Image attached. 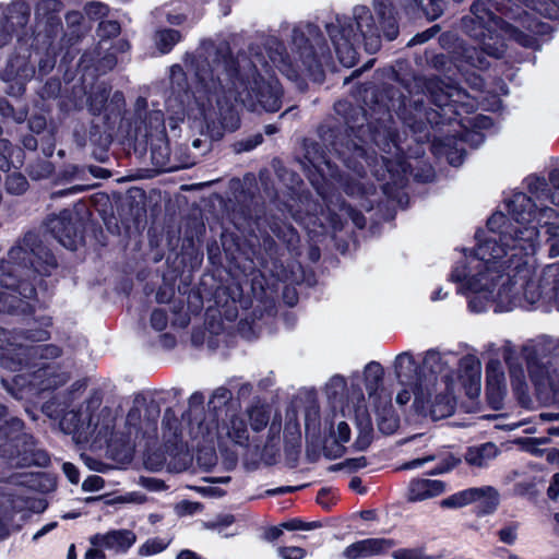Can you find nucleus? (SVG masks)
<instances>
[{"label": "nucleus", "mask_w": 559, "mask_h": 559, "mask_svg": "<svg viewBox=\"0 0 559 559\" xmlns=\"http://www.w3.org/2000/svg\"><path fill=\"white\" fill-rule=\"evenodd\" d=\"M394 369L397 381L404 386H413L424 383V368L415 360L411 353L399 354L394 360Z\"/></svg>", "instance_id": "25"}, {"label": "nucleus", "mask_w": 559, "mask_h": 559, "mask_svg": "<svg viewBox=\"0 0 559 559\" xmlns=\"http://www.w3.org/2000/svg\"><path fill=\"white\" fill-rule=\"evenodd\" d=\"M29 183L26 177L20 171L9 173L5 178V189L8 193L21 195L27 191Z\"/></svg>", "instance_id": "46"}, {"label": "nucleus", "mask_w": 559, "mask_h": 559, "mask_svg": "<svg viewBox=\"0 0 559 559\" xmlns=\"http://www.w3.org/2000/svg\"><path fill=\"white\" fill-rule=\"evenodd\" d=\"M55 165L47 159H38L28 167V175L34 180L47 179L55 174Z\"/></svg>", "instance_id": "48"}, {"label": "nucleus", "mask_w": 559, "mask_h": 559, "mask_svg": "<svg viewBox=\"0 0 559 559\" xmlns=\"http://www.w3.org/2000/svg\"><path fill=\"white\" fill-rule=\"evenodd\" d=\"M489 263L478 260L477 272L468 274L467 266H455L450 273V281L461 284V290L465 293H492L500 280L507 275L506 266L495 264L496 270H488Z\"/></svg>", "instance_id": "14"}, {"label": "nucleus", "mask_w": 559, "mask_h": 559, "mask_svg": "<svg viewBox=\"0 0 559 559\" xmlns=\"http://www.w3.org/2000/svg\"><path fill=\"white\" fill-rule=\"evenodd\" d=\"M514 492L518 496L526 497L530 500H535L539 493L537 484L534 479L516 483L514 485Z\"/></svg>", "instance_id": "58"}, {"label": "nucleus", "mask_w": 559, "mask_h": 559, "mask_svg": "<svg viewBox=\"0 0 559 559\" xmlns=\"http://www.w3.org/2000/svg\"><path fill=\"white\" fill-rule=\"evenodd\" d=\"M226 428L228 438L231 439L235 444L248 447L249 432L247 421L243 418L237 415L231 416Z\"/></svg>", "instance_id": "39"}, {"label": "nucleus", "mask_w": 559, "mask_h": 559, "mask_svg": "<svg viewBox=\"0 0 559 559\" xmlns=\"http://www.w3.org/2000/svg\"><path fill=\"white\" fill-rule=\"evenodd\" d=\"M21 144L23 148L31 152L40 150L43 156L49 158L56 150V130L50 128V131L40 135H23Z\"/></svg>", "instance_id": "34"}, {"label": "nucleus", "mask_w": 559, "mask_h": 559, "mask_svg": "<svg viewBox=\"0 0 559 559\" xmlns=\"http://www.w3.org/2000/svg\"><path fill=\"white\" fill-rule=\"evenodd\" d=\"M283 205L296 222L317 218L318 209L320 207V204L312 199L309 191L297 192L294 189H292L289 200L283 202Z\"/></svg>", "instance_id": "26"}, {"label": "nucleus", "mask_w": 559, "mask_h": 559, "mask_svg": "<svg viewBox=\"0 0 559 559\" xmlns=\"http://www.w3.org/2000/svg\"><path fill=\"white\" fill-rule=\"evenodd\" d=\"M510 217L520 225L533 223L537 216V205L533 198L524 192H514L504 201Z\"/></svg>", "instance_id": "24"}, {"label": "nucleus", "mask_w": 559, "mask_h": 559, "mask_svg": "<svg viewBox=\"0 0 559 559\" xmlns=\"http://www.w3.org/2000/svg\"><path fill=\"white\" fill-rule=\"evenodd\" d=\"M394 559H427L419 548H400L392 554Z\"/></svg>", "instance_id": "64"}, {"label": "nucleus", "mask_w": 559, "mask_h": 559, "mask_svg": "<svg viewBox=\"0 0 559 559\" xmlns=\"http://www.w3.org/2000/svg\"><path fill=\"white\" fill-rule=\"evenodd\" d=\"M27 383H32V381H28L23 374H15L11 378H1L2 388L16 400H22L24 397L23 391Z\"/></svg>", "instance_id": "45"}, {"label": "nucleus", "mask_w": 559, "mask_h": 559, "mask_svg": "<svg viewBox=\"0 0 559 559\" xmlns=\"http://www.w3.org/2000/svg\"><path fill=\"white\" fill-rule=\"evenodd\" d=\"M121 223L138 226L146 217V193L141 188H130L119 209Z\"/></svg>", "instance_id": "21"}, {"label": "nucleus", "mask_w": 559, "mask_h": 559, "mask_svg": "<svg viewBox=\"0 0 559 559\" xmlns=\"http://www.w3.org/2000/svg\"><path fill=\"white\" fill-rule=\"evenodd\" d=\"M21 298L10 290L0 292V313L15 314L21 308Z\"/></svg>", "instance_id": "50"}, {"label": "nucleus", "mask_w": 559, "mask_h": 559, "mask_svg": "<svg viewBox=\"0 0 559 559\" xmlns=\"http://www.w3.org/2000/svg\"><path fill=\"white\" fill-rule=\"evenodd\" d=\"M456 401L450 393L436 394L429 406V415L433 420L443 419L454 414Z\"/></svg>", "instance_id": "35"}, {"label": "nucleus", "mask_w": 559, "mask_h": 559, "mask_svg": "<svg viewBox=\"0 0 559 559\" xmlns=\"http://www.w3.org/2000/svg\"><path fill=\"white\" fill-rule=\"evenodd\" d=\"M121 32L120 23L116 20L100 21L97 27V35L102 39H110L117 37Z\"/></svg>", "instance_id": "52"}, {"label": "nucleus", "mask_w": 559, "mask_h": 559, "mask_svg": "<svg viewBox=\"0 0 559 559\" xmlns=\"http://www.w3.org/2000/svg\"><path fill=\"white\" fill-rule=\"evenodd\" d=\"M29 133L25 135H40L48 131L50 128L47 127V120L41 115H34L28 119Z\"/></svg>", "instance_id": "61"}, {"label": "nucleus", "mask_w": 559, "mask_h": 559, "mask_svg": "<svg viewBox=\"0 0 559 559\" xmlns=\"http://www.w3.org/2000/svg\"><path fill=\"white\" fill-rule=\"evenodd\" d=\"M548 179L550 185L549 202L559 206V168L552 169L548 175Z\"/></svg>", "instance_id": "63"}, {"label": "nucleus", "mask_w": 559, "mask_h": 559, "mask_svg": "<svg viewBox=\"0 0 559 559\" xmlns=\"http://www.w3.org/2000/svg\"><path fill=\"white\" fill-rule=\"evenodd\" d=\"M365 386L369 397L378 396L379 390L382 388L384 379V369L378 361H370L365 367Z\"/></svg>", "instance_id": "37"}, {"label": "nucleus", "mask_w": 559, "mask_h": 559, "mask_svg": "<svg viewBox=\"0 0 559 559\" xmlns=\"http://www.w3.org/2000/svg\"><path fill=\"white\" fill-rule=\"evenodd\" d=\"M61 92V82L58 78L48 79L40 91L43 99L57 98Z\"/></svg>", "instance_id": "60"}, {"label": "nucleus", "mask_w": 559, "mask_h": 559, "mask_svg": "<svg viewBox=\"0 0 559 559\" xmlns=\"http://www.w3.org/2000/svg\"><path fill=\"white\" fill-rule=\"evenodd\" d=\"M14 520L12 508L0 502V542L10 536V525Z\"/></svg>", "instance_id": "51"}, {"label": "nucleus", "mask_w": 559, "mask_h": 559, "mask_svg": "<svg viewBox=\"0 0 559 559\" xmlns=\"http://www.w3.org/2000/svg\"><path fill=\"white\" fill-rule=\"evenodd\" d=\"M251 429L255 432L262 431L269 424L270 414L263 406H253L249 413Z\"/></svg>", "instance_id": "49"}, {"label": "nucleus", "mask_w": 559, "mask_h": 559, "mask_svg": "<svg viewBox=\"0 0 559 559\" xmlns=\"http://www.w3.org/2000/svg\"><path fill=\"white\" fill-rule=\"evenodd\" d=\"M292 45L308 74L314 81H323V63L331 58V50L320 27L313 23H308L305 31L295 27Z\"/></svg>", "instance_id": "9"}, {"label": "nucleus", "mask_w": 559, "mask_h": 559, "mask_svg": "<svg viewBox=\"0 0 559 559\" xmlns=\"http://www.w3.org/2000/svg\"><path fill=\"white\" fill-rule=\"evenodd\" d=\"M490 235L484 239L480 238V230L476 231L475 237L478 240L474 250L477 260L489 263L488 270H496L495 264L506 266L508 280L520 275L523 271L527 272V261L522 251L525 249L521 241L523 231L520 227H513L509 223V217L502 212L492 213L486 223Z\"/></svg>", "instance_id": "5"}, {"label": "nucleus", "mask_w": 559, "mask_h": 559, "mask_svg": "<svg viewBox=\"0 0 559 559\" xmlns=\"http://www.w3.org/2000/svg\"><path fill=\"white\" fill-rule=\"evenodd\" d=\"M32 8L26 0H13L0 4V48L8 45L14 35L28 38L26 27L31 19Z\"/></svg>", "instance_id": "15"}, {"label": "nucleus", "mask_w": 559, "mask_h": 559, "mask_svg": "<svg viewBox=\"0 0 559 559\" xmlns=\"http://www.w3.org/2000/svg\"><path fill=\"white\" fill-rule=\"evenodd\" d=\"M358 436L353 444L357 451H366L373 440V426L371 418L366 416L365 418L358 419Z\"/></svg>", "instance_id": "41"}, {"label": "nucleus", "mask_w": 559, "mask_h": 559, "mask_svg": "<svg viewBox=\"0 0 559 559\" xmlns=\"http://www.w3.org/2000/svg\"><path fill=\"white\" fill-rule=\"evenodd\" d=\"M230 400L231 392L225 386H219L213 392L210 401L207 402L209 412L213 413V420L217 421L218 411H222Z\"/></svg>", "instance_id": "43"}, {"label": "nucleus", "mask_w": 559, "mask_h": 559, "mask_svg": "<svg viewBox=\"0 0 559 559\" xmlns=\"http://www.w3.org/2000/svg\"><path fill=\"white\" fill-rule=\"evenodd\" d=\"M395 546V540L384 537H372L357 540L348 545L343 556L346 559H360L386 554Z\"/></svg>", "instance_id": "23"}, {"label": "nucleus", "mask_w": 559, "mask_h": 559, "mask_svg": "<svg viewBox=\"0 0 559 559\" xmlns=\"http://www.w3.org/2000/svg\"><path fill=\"white\" fill-rule=\"evenodd\" d=\"M401 5L407 15L435 21L443 13L444 0H402Z\"/></svg>", "instance_id": "31"}, {"label": "nucleus", "mask_w": 559, "mask_h": 559, "mask_svg": "<svg viewBox=\"0 0 559 559\" xmlns=\"http://www.w3.org/2000/svg\"><path fill=\"white\" fill-rule=\"evenodd\" d=\"M168 544L159 537L147 539L139 549L141 556H153L164 551Z\"/></svg>", "instance_id": "56"}, {"label": "nucleus", "mask_w": 559, "mask_h": 559, "mask_svg": "<svg viewBox=\"0 0 559 559\" xmlns=\"http://www.w3.org/2000/svg\"><path fill=\"white\" fill-rule=\"evenodd\" d=\"M460 378L465 379L464 385L468 384L467 395H478L480 391L481 364L477 356L466 354L459 360Z\"/></svg>", "instance_id": "30"}, {"label": "nucleus", "mask_w": 559, "mask_h": 559, "mask_svg": "<svg viewBox=\"0 0 559 559\" xmlns=\"http://www.w3.org/2000/svg\"><path fill=\"white\" fill-rule=\"evenodd\" d=\"M368 459L366 456L348 457L342 463L334 464L330 467L331 471H340L347 468L350 473L357 472L361 468L367 467Z\"/></svg>", "instance_id": "57"}, {"label": "nucleus", "mask_w": 559, "mask_h": 559, "mask_svg": "<svg viewBox=\"0 0 559 559\" xmlns=\"http://www.w3.org/2000/svg\"><path fill=\"white\" fill-rule=\"evenodd\" d=\"M425 88L437 109L428 108L423 97L413 99L408 90L405 93L386 83L365 88L366 107L347 99L335 102L336 120L345 133L338 127H329L328 131L320 127L323 145L314 141L305 144L306 175L317 193L325 199L329 185L343 181L342 170L329 154L359 177H365L366 165L371 166V162L377 159V156H370L365 146L352 138L361 143L371 142L386 154H405L400 134L392 128L394 116L416 135L417 141L431 142L433 154H445L450 165L460 166L464 162L465 151H455L453 156L451 150L454 140L436 135L431 139V131L442 134L444 126L462 124V109L466 104L454 98L460 97L462 91L445 84L440 78L427 79Z\"/></svg>", "instance_id": "1"}, {"label": "nucleus", "mask_w": 559, "mask_h": 559, "mask_svg": "<svg viewBox=\"0 0 559 559\" xmlns=\"http://www.w3.org/2000/svg\"><path fill=\"white\" fill-rule=\"evenodd\" d=\"M64 5L60 0H38L35 5V24L29 35L35 43L53 49L61 48L58 37L62 31L61 12Z\"/></svg>", "instance_id": "12"}, {"label": "nucleus", "mask_w": 559, "mask_h": 559, "mask_svg": "<svg viewBox=\"0 0 559 559\" xmlns=\"http://www.w3.org/2000/svg\"><path fill=\"white\" fill-rule=\"evenodd\" d=\"M115 130L116 127L106 123L104 119L102 123H91L88 129V142L93 146L92 154L96 159L104 162L114 141Z\"/></svg>", "instance_id": "27"}, {"label": "nucleus", "mask_w": 559, "mask_h": 559, "mask_svg": "<svg viewBox=\"0 0 559 559\" xmlns=\"http://www.w3.org/2000/svg\"><path fill=\"white\" fill-rule=\"evenodd\" d=\"M58 55L59 49L45 47L31 37H19L15 53L9 58L0 74L7 84L5 93L13 97L22 96L27 82L36 74V69L39 76L49 74L56 66Z\"/></svg>", "instance_id": "6"}, {"label": "nucleus", "mask_w": 559, "mask_h": 559, "mask_svg": "<svg viewBox=\"0 0 559 559\" xmlns=\"http://www.w3.org/2000/svg\"><path fill=\"white\" fill-rule=\"evenodd\" d=\"M185 87L178 82L171 93L181 105H197L202 117V134L219 141L225 132L240 127V117L235 102H248L269 112L282 107L283 91L277 79L265 80L255 63L248 57L242 63L229 46L217 48L212 62L199 59L194 64V86Z\"/></svg>", "instance_id": "2"}, {"label": "nucleus", "mask_w": 559, "mask_h": 559, "mask_svg": "<svg viewBox=\"0 0 559 559\" xmlns=\"http://www.w3.org/2000/svg\"><path fill=\"white\" fill-rule=\"evenodd\" d=\"M527 180V190L531 195L535 197L539 201H549V183L542 176H528Z\"/></svg>", "instance_id": "44"}, {"label": "nucleus", "mask_w": 559, "mask_h": 559, "mask_svg": "<svg viewBox=\"0 0 559 559\" xmlns=\"http://www.w3.org/2000/svg\"><path fill=\"white\" fill-rule=\"evenodd\" d=\"M424 367L427 368L430 373L437 376L442 371V356L437 349H428L424 357Z\"/></svg>", "instance_id": "53"}, {"label": "nucleus", "mask_w": 559, "mask_h": 559, "mask_svg": "<svg viewBox=\"0 0 559 559\" xmlns=\"http://www.w3.org/2000/svg\"><path fill=\"white\" fill-rule=\"evenodd\" d=\"M321 526L320 522H306L299 518L289 519L281 523V527L287 531H310Z\"/></svg>", "instance_id": "59"}, {"label": "nucleus", "mask_w": 559, "mask_h": 559, "mask_svg": "<svg viewBox=\"0 0 559 559\" xmlns=\"http://www.w3.org/2000/svg\"><path fill=\"white\" fill-rule=\"evenodd\" d=\"M478 502L479 514L493 513L499 504L498 491L490 486L472 487L457 491L440 501L443 509H459Z\"/></svg>", "instance_id": "17"}, {"label": "nucleus", "mask_w": 559, "mask_h": 559, "mask_svg": "<svg viewBox=\"0 0 559 559\" xmlns=\"http://www.w3.org/2000/svg\"><path fill=\"white\" fill-rule=\"evenodd\" d=\"M506 395V377L501 362L497 358H490L486 364L485 384V396L488 407L492 411L502 409Z\"/></svg>", "instance_id": "19"}, {"label": "nucleus", "mask_w": 559, "mask_h": 559, "mask_svg": "<svg viewBox=\"0 0 559 559\" xmlns=\"http://www.w3.org/2000/svg\"><path fill=\"white\" fill-rule=\"evenodd\" d=\"M0 460L12 468L48 467L51 463L49 453L26 431L25 423L19 417L0 424Z\"/></svg>", "instance_id": "7"}, {"label": "nucleus", "mask_w": 559, "mask_h": 559, "mask_svg": "<svg viewBox=\"0 0 559 559\" xmlns=\"http://www.w3.org/2000/svg\"><path fill=\"white\" fill-rule=\"evenodd\" d=\"M155 45L160 53H169L182 40V34L175 28L157 29L154 36Z\"/></svg>", "instance_id": "38"}, {"label": "nucleus", "mask_w": 559, "mask_h": 559, "mask_svg": "<svg viewBox=\"0 0 559 559\" xmlns=\"http://www.w3.org/2000/svg\"><path fill=\"white\" fill-rule=\"evenodd\" d=\"M379 24L366 5H356L353 17L336 15L335 23L325 25L326 33L334 46L340 62L352 68L358 60V48L364 43L369 52H377L381 47V36L389 41L400 34L395 5L391 0H373Z\"/></svg>", "instance_id": "3"}, {"label": "nucleus", "mask_w": 559, "mask_h": 559, "mask_svg": "<svg viewBox=\"0 0 559 559\" xmlns=\"http://www.w3.org/2000/svg\"><path fill=\"white\" fill-rule=\"evenodd\" d=\"M85 175V168L76 164H67L58 173V179L60 181L70 182L74 179L83 178Z\"/></svg>", "instance_id": "55"}, {"label": "nucleus", "mask_w": 559, "mask_h": 559, "mask_svg": "<svg viewBox=\"0 0 559 559\" xmlns=\"http://www.w3.org/2000/svg\"><path fill=\"white\" fill-rule=\"evenodd\" d=\"M447 484L439 479L417 478L409 483V500L423 501L440 496L444 492Z\"/></svg>", "instance_id": "33"}, {"label": "nucleus", "mask_w": 559, "mask_h": 559, "mask_svg": "<svg viewBox=\"0 0 559 559\" xmlns=\"http://www.w3.org/2000/svg\"><path fill=\"white\" fill-rule=\"evenodd\" d=\"M411 168L406 155L402 154L395 158L381 156V165L372 170L378 181H382V192L389 198L395 197L406 185V174Z\"/></svg>", "instance_id": "16"}, {"label": "nucleus", "mask_w": 559, "mask_h": 559, "mask_svg": "<svg viewBox=\"0 0 559 559\" xmlns=\"http://www.w3.org/2000/svg\"><path fill=\"white\" fill-rule=\"evenodd\" d=\"M8 255L40 276H50L58 267L56 255L34 231H27L20 245L9 250Z\"/></svg>", "instance_id": "10"}, {"label": "nucleus", "mask_w": 559, "mask_h": 559, "mask_svg": "<svg viewBox=\"0 0 559 559\" xmlns=\"http://www.w3.org/2000/svg\"><path fill=\"white\" fill-rule=\"evenodd\" d=\"M523 295L534 309L559 311V262L546 265L537 283L527 281Z\"/></svg>", "instance_id": "11"}, {"label": "nucleus", "mask_w": 559, "mask_h": 559, "mask_svg": "<svg viewBox=\"0 0 559 559\" xmlns=\"http://www.w3.org/2000/svg\"><path fill=\"white\" fill-rule=\"evenodd\" d=\"M126 108L124 94L121 91H115L106 103V107L103 111V119L106 123H110L115 127L122 120Z\"/></svg>", "instance_id": "36"}, {"label": "nucleus", "mask_w": 559, "mask_h": 559, "mask_svg": "<svg viewBox=\"0 0 559 559\" xmlns=\"http://www.w3.org/2000/svg\"><path fill=\"white\" fill-rule=\"evenodd\" d=\"M277 554L282 559H304L307 550L298 546H281L277 548Z\"/></svg>", "instance_id": "62"}, {"label": "nucleus", "mask_w": 559, "mask_h": 559, "mask_svg": "<svg viewBox=\"0 0 559 559\" xmlns=\"http://www.w3.org/2000/svg\"><path fill=\"white\" fill-rule=\"evenodd\" d=\"M522 356L526 364V369L531 382L535 388V394L538 400L549 399V376L548 369L539 357L536 346L525 345L522 347Z\"/></svg>", "instance_id": "20"}, {"label": "nucleus", "mask_w": 559, "mask_h": 559, "mask_svg": "<svg viewBox=\"0 0 559 559\" xmlns=\"http://www.w3.org/2000/svg\"><path fill=\"white\" fill-rule=\"evenodd\" d=\"M29 349V358L38 357L40 359L37 364H31L27 369L31 367H37V369L33 372L34 378H44L50 377L55 373V368L49 360L56 359L62 355V349L58 345L55 344H44L38 346H28Z\"/></svg>", "instance_id": "29"}, {"label": "nucleus", "mask_w": 559, "mask_h": 559, "mask_svg": "<svg viewBox=\"0 0 559 559\" xmlns=\"http://www.w3.org/2000/svg\"><path fill=\"white\" fill-rule=\"evenodd\" d=\"M111 88L108 86H98L87 98L88 110L94 116L103 114L106 103L109 99Z\"/></svg>", "instance_id": "42"}, {"label": "nucleus", "mask_w": 559, "mask_h": 559, "mask_svg": "<svg viewBox=\"0 0 559 559\" xmlns=\"http://www.w3.org/2000/svg\"><path fill=\"white\" fill-rule=\"evenodd\" d=\"M222 250L226 260V267L231 271L253 273L251 278V293L258 300L266 297V278L257 270L255 260H259L260 248L242 239L236 234H222Z\"/></svg>", "instance_id": "8"}, {"label": "nucleus", "mask_w": 559, "mask_h": 559, "mask_svg": "<svg viewBox=\"0 0 559 559\" xmlns=\"http://www.w3.org/2000/svg\"><path fill=\"white\" fill-rule=\"evenodd\" d=\"M490 5L481 1H474L471 5V15L461 20L462 31L479 47L462 46L460 61L485 71L490 67L486 56L501 59L507 51V40H513L524 48H534L537 44L535 36L514 26L507 17L495 16Z\"/></svg>", "instance_id": "4"}, {"label": "nucleus", "mask_w": 559, "mask_h": 559, "mask_svg": "<svg viewBox=\"0 0 559 559\" xmlns=\"http://www.w3.org/2000/svg\"><path fill=\"white\" fill-rule=\"evenodd\" d=\"M135 540L136 535L130 530H112L106 534L97 533L90 538L93 546L115 549L117 552H127Z\"/></svg>", "instance_id": "28"}, {"label": "nucleus", "mask_w": 559, "mask_h": 559, "mask_svg": "<svg viewBox=\"0 0 559 559\" xmlns=\"http://www.w3.org/2000/svg\"><path fill=\"white\" fill-rule=\"evenodd\" d=\"M29 365L28 346L17 343L10 330L0 326V366L17 372L28 368Z\"/></svg>", "instance_id": "18"}, {"label": "nucleus", "mask_w": 559, "mask_h": 559, "mask_svg": "<svg viewBox=\"0 0 559 559\" xmlns=\"http://www.w3.org/2000/svg\"><path fill=\"white\" fill-rule=\"evenodd\" d=\"M45 226L52 238L71 251L85 242L86 222L72 210L63 209L59 214L49 215Z\"/></svg>", "instance_id": "13"}, {"label": "nucleus", "mask_w": 559, "mask_h": 559, "mask_svg": "<svg viewBox=\"0 0 559 559\" xmlns=\"http://www.w3.org/2000/svg\"><path fill=\"white\" fill-rule=\"evenodd\" d=\"M497 454V447L487 442L480 447H469L465 454V461L473 466H483L486 457H493Z\"/></svg>", "instance_id": "40"}, {"label": "nucleus", "mask_w": 559, "mask_h": 559, "mask_svg": "<svg viewBox=\"0 0 559 559\" xmlns=\"http://www.w3.org/2000/svg\"><path fill=\"white\" fill-rule=\"evenodd\" d=\"M503 359L509 368L511 388L513 395L521 407L528 408L532 404V399L528 393V385L525 380L524 371L521 364L514 357V350L507 348L503 353Z\"/></svg>", "instance_id": "22"}, {"label": "nucleus", "mask_w": 559, "mask_h": 559, "mask_svg": "<svg viewBox=\"0 0 559 559\" xmlns=\"http://www.w3.org/2000/svg\"><path fill=\"white\" fill-rule=\"evenodd\" d=\"M414 393L413 407L419 415H427L431 404L430 393L425 391L423 383L409 386Z\"/></svg>", "instance_id": "47"}, {"label": "nucleus", "mask_w": 559, "mask_h": 559, "mask_svg": "<svg viewBox=\"0 0 559 559\" xmlns=\"http://www.w3.org/2000/svg\"><path fill=\"white\" fill-rule=\"evenodd\" d=\"M0 284L4 289L14 293L21 300H35L37 298L35 284L31 280L15 274L13 270L1 274Z\"/></svg>", "instance_id": "32"}, {"label": "nucleus", "mask_w": 559, "mask_h": 559, "mask_svg": "<svg viewBox=\"0 0 559 559\" xmlns=\"http://www.w3.org/2000/svg\"><path fill=\"white\" fill-rule=\"evenodd\" d=\"M99 500H103L106 506H115V504H120V503H129V502H138V501L141 502L142 501V499L141 500L135 499V493L131 492V493H127L124 496H117L114 498H108V495H102V496H97V497H87L85 499V502L91 503V502H95V501H99Z\"/></svg>", "instance_id": "54"}]
</instances>
